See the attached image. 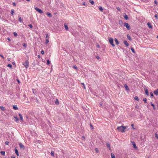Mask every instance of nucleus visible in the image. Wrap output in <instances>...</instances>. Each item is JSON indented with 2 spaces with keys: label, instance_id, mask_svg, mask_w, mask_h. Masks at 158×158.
I'll list each match as a JSON object with an SVG mask.
<instances>
[{
  "label": "nucleus",
  "instance_id": "obj_1",
  "mask_svg": "<svg viewBox=\"0 0 158 158\" xmlns=\"http://www.w3.org/2000/svg\"><path fill=\"white\" fill-rule=\"evenodd\" d=\"M125 127L121 126L120 127H117V129L119 131L122 132H124V130L126 129Z\"/></svg>",
  "mask_w": 158,
  "mask_h": 158
},
{
  "label": "nucleus",
  "instance_id": "obj_2",
  "mask_svg": "<svg viewBox=\"0 0 158 158\" xmlns=\"http://www.w3.org/2000/svg\"><path fill=\"white\" fill-rule=\"evenodd\" d=\"M29 62L28 61V60H26L23 63V64L25 67L26 69H27L29 67Z\"/></svg>",
  "mask_w": 158,
  "mask_h": 158
},
{
  "label": "nucleus",
  "instance_id": "obj_3",
  "mask_svg": "<svg viewBox=\"0 0 158 158\" xmlns=\"http://www.w3.org/2000/svg\"><path fill=\"white\" fill-rule=\"evenodd\" d=\"M110 44L113 47L115 46V45L114 44L113 39L112 38H108Z\"/></svg>",
  "mask_w": 158,
  "mask_h": 158
},
{
  "label": "nucleus",
  "instance_id": "obj_4",
  "mask_svg": "<svg viewBox=\"0 0 158 158\" xmlns=\"http://www.w3.org/2000/svg\"><path fill=\"white\" fill-rule=\"evenodd\" d=\"M124 26L126 27L127 30H130L131 29L130 26L127 23H125L124 24Z\"/></svg>",
  "mask_w": 158,
  "mask_h": 158
},
{
  "label": "nucleus",
  "instance_id": "obj_5",
  "mask_svg": "<svg viewBox=\"0 0 158 158\" xmlns=\"http://www.w3.org/2000/svg\"><path fill=\"white\" fill-rule=\"evenodd\" d=\"M35 9L36 11L39 12L40 14H42L43 13V11L41 10L37 7H35Z\"/></svg>",
  "mask_w": 158,
  "mask_h": 158
},
{
  "label": "nucleus",
  "instance_id": "obj_6",
  "mask_svg": "<svg viewBox=\"0 0 158 158\" xmlns=\"http://www.w3.org/2000/svg\"><path fill=\"white\" fill-rule=\"evenodd\" d=\"M19 145L20 148L23 149V150L25 149V147L22 144V143H19Z\"/></svg>",
  "mask_w": 158,
  "mask_h": 158
},
{
  "label": "nucleus",
  "instance_id": "obj_7",
  "mask_svg": "<svg viewBox=\"0 0 158 158\" xmlns=\"http://www.w3.org/2000/svg\"><path fill=\"white\" fill-rule=\"evenodd\" d=\"M106 144L107 146V147L110 150H111V148L110 147V146L109 142L108 141L106 142Z\"/></svg>",
  "mask_w": 158,
  "mask_h": 158
},
{
  "label": "nucleus",
  "instance_id": "obj_8",
  "mask_svg": "<svg viewBox=\"0 0 158 158\" xmlns=\"http://www.w3.org/2000/svg\"><path fill=\"white\" fill-rule=\"evenodd\" d=\"M123 15L126 20H127L128 19V16L126 14V13L123 14Z\"/></svg>",
  "mask_w": 158,
  "mask_h": 158
},
{
  "label": "nucleus",
  "instance_id": "obj_9",
  "mask_svg": "<svg viewBox=\"0 0 158 158\" xmlns=\"http://www.w3.org/2000/svg\"><path fill=\"white\" fill-rule=\"evenodd\" d=\"M131 143L133 145V147L134 148L136 149L137 148V147H136L135 143V142L133 141H131Z\"/></svg>",
  "mask_w": 158,
  "mask_h": 158
},
{
  "label": "nucleus",
  "instance_id": "obj_10",
  "mask_svg": "<svg viewBox=\"0 0 158 158\" xmlns=\"http://www.w3.org/2000/svg\"><path fill=\"white\" fill-rule=\"evenodd\" d=\"M145 89V94H146L148 96L149 95V93H148V90L147 89Z\"/></svg>",
  "mask_w": 158,
  "mask_h": 158
},
{
  "label": "nucleus",
  "instance_id": "obj_11",
  "mask_svg": "<svg viewBox=\"0 0 158 158\" xmlns=\"http://www.w3.org/2000/svg\"><path fill=\"white\" fill-rule=\"evenodd\" d=\"M15 152L16 155L17 156H19V154L18 153V150L17 149V148H16L15 149Z\"/></svg>",
  "mask_w": 158,
  "mask_h": 158
},
{
  "label": "nucleus",
  "instance_id": "obj_12",
  "mask_svg": "<svg viewBox=\"0 0 158 158\" xmlns=\"http://www.w3.org/2000/svg\"><path fill=\"white\" fill-rule=\"evenodd\" d=\"M123 43L127 47H128L129 46V44L127 41L124 40Z\"/></svg>",
  "mask_w": 158,
  "mask_h": 158
},
{
  "label": "nucleus",
  "instance_id": "obj_13",
  "mask_svg": "<svg viewBox=\"0 0 158 158\" xmlns=\"http://www.w3.org/2000/svg\"><path fill=\"white\" fill-rule=\"evenodd\" d=\"M147 25L150 28H152V26L151 24L150 23L148 22L147 23Z\"/></svg>",
  "mask_w": 158,
  "mask_h": 158
},
{
  "label": "nucleus",
  "instance_id": "obj_14",
  "mask_svg": "<svg viewBox=\"0 0 158 158\" xmlns=\"http://www.w3.org/2000/svg\"><path fill=\"white\" fill-rule=\"evenodd\" d=\"M19 116L20 119L22 122H23V118L21 114H19Z\"/></svg>",
  "mask_w": 158,
  "mask_h": 158
},
{
  "label": "nucleus",
  "instance_id": "obj_15",
  "mask_svg": "<svg viewBox=\"0 0 158 158\" xmlns=\"http://www.w3.org/2000/svg\"><path fill=\"white\" fill-rule=\"evenodd\" d=\"M46 15L47 16H49L50 17H52V15L49 12H47L46 13Z\"/></svg>",
  "mask_w": 158,
  "mask_h": 158
},
{
  "label": "nucleus",
  "instance_id": "obj_16",
  "mask_svg": "<svg viewBox=\"0 0 158 158\" xmlns=\"http://www.w3.org/2000/svg\"><path fill=\"white\" fill-rule=\"evenodd\" d=\"M124 86L126 90H129V87L127 84H125Z\"/></svg>",
  "mask_w": 158,
  "mask_h": 158
},
{
  "label": "nucleus",
  "instance_id": "obj_17",
  "mask_svg": "<svg viewBox=\"0 0 158 158\" xmlns=\"http://www.w3.org/2000/svg\"><path fill=\"white\" fill-rule=\"evenodd\" d=\"M64 27L66 30L68 31L69 30V28L67 25L66 24H64Z\"/></svg>",
  "mask_w": 158,
  "mask_h": 158
},
{
  "label": "nucleus",
  "instance_id": "obj_18",
  "mask_svg": "<svg viewBox=\"0 0 158 158\" xmlns=\"http://www.w3.org/2000/svg\"><path fill=\"white\" fill-rule=\"evenodd\" d=\"M127 39L130 40H131V38L129 34H127Z\"/></svg>",
  "mask_w": 158,
  "mask_h": 158
},
{
  "label": "nucleus",
  "instance_id": "obj_19",
  "mask_svg": "<svg viewBox=\"0 0 158 158\" xmlns=\"http://www.w3.org/2000/svg\"><path fill=\"white\" fill-rule=\"evenodd\" d=\"M13 108L15 110H17L18 109V108L17 107V106L13 105Z\"/></svg>",
  "mask_w": 158,
  "mask_h": 158
},
{
  "label": "nucleus",
  "instance_id": "obj_20",
  "mask_svg": "<svg viewBox=\"0 0 158 158\" xmlns=\"http://www.w3.org/2000/svg\"><path fill=\"white\" fill-rule=\"evenodd\" d=\"M154 94L155 95H158V89H157L156 90L154 91Z\"/></svg>",
  "mask_w": 158,
  "mask_h": 158
},
{
  "label": "nucleus",
  "instance_id": "obj_21",
  "mask_svg": "<svg viewBox=\"0 0 158 158\" xmlns=\"http://www.w3.org/2000/svg\"><path fill=\"white\" fill-rule=\"evenodd\" d=\"M14 118L15 119V121L16 122H17L19 121V119L16 116H14Z\"/></svg>",
  "mask_w": 158,
  "mask_h": 158
},
{
  "label": "nucleus",
  "instance_id": "obj_22",
  "mask_svg": "<svg viewBox=\"0 0 158 158\" xmlns=\"http://www.w3.org/2000/svg\"><path fill=\"white\" fill-rule=\"evenodd\" d=\"M118 23L120 25H122L123 23L122 20H119L118 22Z\"/></svg>",
  "mask_w": 158,
  "mask_h": 158
},
{
  "label": "nucleus",
  "instance_id": "obj_23",
  "mask_svg": "<svg viewBox=\"0 0 158 158\" xmlns=\"http://www.w3.org/2000/svg\"><path fill=\"white\" fill-rule=\"evenodd\" d=\"M89 2L91 3L92 5H94V1H93L92 0H89Z\"/></svg>",
  "mask_w": 158,
  "mask_h": 158
},
{
  "label": "nucleus",
  "instance_id": "obj_24",
  "mask_svg": "<svg viewBox=\"0 0 158 158\" xmlns=\"http://www.w3.org/2000/svg\"><path fill=\"white\" fill-rule=\"evenodd\" d=\"M0 108L3 111H4L5 110V108L2 106H0Z\"/></svg>",
  "mask_w": 158,
  "mask_h": 158
},
{
  "label": "nucleus",
  "instance_id": "obj_25",
  "mask_svg": "<svg viewBox=\"0 0 158 158\" xmlns=\"http://www.w3.org/2000/svg\"><path fill=\"white\" fill-rule=\"evenodd\" d=\"M114 41L118 45L119 44V42H118V41L117 39L115 38L114 39Z\"/></svg>",
  "mask_w": 158,
  "mask_h": 158
},
{
  "label": "nucleus",
  "instance_id": "obj_26",
  "mask_svg": "<svg viewBox=\"0 0 158 158\" xmlns=\"http://www.w3.org/2000/svg\"><path fill=\"white\" fill-rule=\"evenodd\" d=\"M151 105L152 106L153 109L155 110L156 108L155 106V105L154 104H153L151 102Z\"/></svg>",
  "mask_w": 158,
  "mask_h": 158
},
{
  "label": "nucleus",
  "instance_id": "obj_27",
  "mask_svg": "<svg viewBox=\"0 0 158 158\" xmlns=\"http://www.w3.org/2000/svg\"><path fill=\"white\" fill-rule=\"evenodd\" d=\"M0 153L2 155H4L5 154V152L4 151H1Z\"/></svg>",
  "mask_w": 158,
  "mask_h": 158
},
{
  "label": "nucleus",
  "instance_id": "obj_28",
  "mask_svg": "<svg viewBox=\"0 0 158 158\" xmlns=\"http://www.w3.org/2000/svg\"><path fill=\"white\" fill-rule=\"evenodd\" d=\"M49 40L48 39H45V44H48L49 42Z\"/></svg>",
  "mask_w": 158,
  "mask_h": 158
},
{
  "label": "nucleus",
  "instance_id": "obj_29",
  "mask_svg": "<svg viewBox=\"0 0 158 158\" xmlns=\"http://www.w3.org/2000/svg\"><path fill=\"white\" fill-rule=\"evenodd\" d=\"M20 22H22V18H21V17H20V16H19V20H18Z\"/></svg>",
  "mask_w": 158,
  "mask_h": 158
},
{
  "label": "nucleus",
  "instance_id": "obj_30",
  "mask_svg": "<svg viewBox=\"0 0 158 158\" xmlns=\"http://www.w3.org/2000/svg\"><path fill=\"white\" fill-rule=\"evenodd\" d=\"M134 99L135 100H137V101H139V99L138 97L137 96H135L134 97Z\"/></svg>",
  "mask_w": 158,
  "mask_h": 158
},
{
  "label": "nucleus",
  "instance_id": "obj_31",
  "mask_svg": "<svg viewBox=\"0 0 158 158\" xmlns=\"http://www.w3.org/2000/svg\"><path fill=\"white\" fill-rule=\"evenodd\" d=\"M35 100V98L34 97H31L30 100L31 101L33 100Z\"/></svg>",
  "mask_w": 158,
  "mask_h": 158
},
{
  "label": "nucleus",
  "instance_id": "obj_32",
  "mask_svg": "<svg viewBox=\"0 0 158 158\" xmlns=\"http://www.w3.org/2000/svg\"><path fill=\"white\" fill-rule=\"evenodd\" d=\"M111 156L112 158H115V156L113 153H111Z\"/></svg>",
  "mask_w": 158,
  "mask_h": 158
},
{
  "label": "nucleus",
  "instance_id": "obj_33",
  "mask_svg": "<svg viewBox=\"0 0 158 158\" xmlns=\"http://www.w3.org/2000/svg\"><path fill=\"white\" fill-rule=\"evenodd\" d=\"M99 10L101 11H102L103 9L102 6H100L99 7Z\"/></svg>",
  "mask_w": 158,
  "mask_h": 158
},
{
  "label": "nucleus",
  "instance_id": "obj_34",
  "mask_svg": "<svg viewBox=\"0 0 158 158\" xmlns=\"http://www.w3.org/2000/svg\"><path fill=\"white\" fill-rule=\"evenodd\" d=\"M7 67H9V68H11V69H12V65H11V64H8L7 65Z\"/></svg>",
  "mask_w": 158,
  "mask_h": 158
},
{
  "label": "nucleus",
  "instance_id": "obj_35",
  "mask_svg": "<svg viewBox=\"0 0 158 158\" xmlns=\"http://www.w3.org/2000/svg\"><path fill=\"white\" fill-rule=\"evenodd\" d=\"M51 155L52 156H54V152L52 151L51 152Z\"/></svg>",
  "mask_w": 158,
  "mask_h": 158
},
{
  "label": "nucleus",
  "instance_id": "obj_36",
  "mask_svg": "<svg viewBox=\"0 0 158 158\" xmlns=\"http://www.w3.org/2000/svg\"><path fill=\"white\" fill-rule=\"evenodd\" d=\"M131 51H132V52L133 53H135V50L133 48H131Z\"/></svg>",
  "mask_w": 158,
  "mask_h": 158
},
{
  "label": "nucleus",
  "instance_id": "obj_37",
  "mask_svg": "<svg viewBox=\"0 0 158 158\" xmlns=\"http://www.w3.org/2000/svg\"><path fill=\"white\" fill-rule=\"evenodd\" d=\"M50 64V61L49 60H48L47 61V64L48 65H49Z\"/></svg>",
  "mask_w": 158,
  "mask_h": 158
},
{
  "label": "nucleus",
  "instance_id": "obj_38",
  "mask_svg": "<svg viewBox=\"0 0 158 158\" xmlns=\"http://www.w3.org/2000/svg\"><path fill=\"white\" fill-rule=\"evenodd\" d=\"M55 102L56 104H59V101L58 100V99H56V101Z\"/></svg>",
  "mask_w": 158,
  "mask_h": 158
},
{
  "label": "nucleus",
  "instance_id": "obj_39",
  "mask_svg": "<svg viewBox=\"0 0 158 158\" xmlns=\"http://www.w3.org/2000/svg\"><path fill=\"white\" fill-rule=\"evenodd\" d=\"M155 135L156 138L157 139H158V134H157V133H156L155 134Z\"/></svg>",
  "mask_w": 158,
  "mask_h": 158
},
{
  "label": "nucleus",
  "instance_id": "obj_40",
  "mask_svg": "<svg viewBox=\"0 0 158 158\" xmlns=\"http://www.w3.org/2000/svg\"><path fill=\"white\" fill-rule=\"evenodd\" d=\"M13 34L14 36L15 37H16L17 36V34L16 32H14Z\"/></svg>",
  "mask_w": 158,
  "mask_h": 158
},
{
  "label": "nucleus",
  "instance_id": "obj_41",
  "mask_svg": "<svg viewBox=\"0 0 158 158\" xmlns=\"http://www.w3.org/2000/svg\"><path fill=\"white\" fill-rule=\"evenodd\" d=\"M154 17L156 19H158V15L157 14H155L154 15Z\"/></svg>",
  "mask_w": 158,
  "mask_h": 158
},
{
  "label": "nucleus",
  "instance_id": "obj_42",
  "mask_svg": "<svg viewBox=\"0 0 158 158\" xmlns=\"http://www.w3.org/2000/svg\"><path fill=\"white\" fill-rule=\"evenodd\" d=\"M14 12V9H12L11 10V15H13Z\"/></svg>",
  "mask_w": 158,
  "mask_h": 158
},
{
  "label": "nucleus",
  "instance_id": "obj_43",
  "mask_svg": "<svg viewBox=\"0 0 158 158\" xmlns=\"http://www.w3.org/2000/svg\"><path fill=\"white\" fill-rule=\"evenodd\" d=\"M73 67L76 69H77V67L76 66V65H74L73 66Z\"/></svg>",
  "mask_w": 158,
  "mask_h": 158
},
{
  "label": "nucleus",
  "instance_id": "obj_44",
  "mask_svg": "<svg viewBox=\"0 0 158 158\" xmlns=\"http://www.w3.org/2000/svg\"><path fill=\"white\" fill-rule=\"evenodd\" d=\"M95 150L96 152V153H98L99 151H98V148H95Z\"/></svg>",
  "mask_w": 158,
  "mask_h": 158
},
{
  "label": "nucleus",
  "instance_id": "obj_45",
  "mask_svg": "<svg viewBox=\"0 0 158 158\" xmlns=\"http://www.w3.org/2000/svg\"><path fill=\"white\" fill-rule=\"evenodd\" d=\"M150 95L151 97H154V95L153 93L152 92L150 93Z\"/></svg>",
  "mask_w": 158,
  "mask_h": 158
},
{
  "label": "nucleus",
  "instance_id": "obj_46",
  "mask_svg": "<svg viewBox=\"0 0 158 158\" xmlns=\"http://www.w3.org/2000/svg\"><path fill=\"white\" fill-rule=\"evenodd\" d=\"M143 101H144L145 103H147V99L146 98H145L143 99Z\"/></svg>",
  "mask_w": 158,
  "mask_h": 158
},
{
  "label": "nucleus",
  "instance_id": "obj_47",
  "mask_svg": "<svg viewBox=\"0 0 158 158\" xmlns=\"http://www.w3.org/2000/svg\"><path fill=\"white\" fill-rule=\"evenodd\" d=\"M41 53L42 54H44V50H42L41 51Z\"/></svg>",
  "mask_w": 158,
  "mask_h": 158
},
{
  "label": "nucleus",
  "instance_id": "obj_48",
  "mask_svg": "<svg viewBox=\"0 0 158 158\" xmlns=\"http://www.w3.org/2000/svg\"><path fill=\"white\" fill-rule=\"evenodd\" d=\"M28 26L30 27L31 28H32L33 27V26L31 24H29L28 25Z\"/></svg>",
  "mask_w": 158,
  "mask_h": 158
},
{
  "label": "nucleus",
  "instance_id": "obj_49",
  "mask_svg": "<svg viewBox=\"0 0 158 158\" xmlns=\"http://www.w3.org/2000/svg\"><path fill=\"white\" fill-rule=\"evenodd\" d=\"M9 143V142H8L7 141H6L5 142V144L6 145H8Z\"/></svg>",
  "mask_w": 158,
  "mask_h": 158
},
{
  "label": "nucleus",
  "instance_id": "obj_50",
  "mask_svg": "<svg viewBox=\"0 0 158 158\" xmlns=\"http://www.w3.org/2000/svg\"><path fill=\"white\" fill-rule=\"evenodd\" d=\"M90 126L91 129H94V127H93V126H92V124L91 123L90 124Z\"/></svg>",
  "mask_w": 158,
  "mask_h": 158
},
{
  "label": "nucleus",
  "instance_id": "obj_51",
  "mask_svg": "<svg viewBox=\"0 0 158 158\" xmlns=\"http://www.w3.org/2000/svg\"><path fill=\"white\" fill-rule=\"evenodd\" d=\"M23 46L26 47L27 46V45L26 44L24 43L23 44Z\"/></svg>",
  "mask_w": 158,
  "mask_h": 158
},
{
  "label": "nucleus",
  "instance_id": "obj_52",
  "mask_svg": "<svg viewBox=\"0 0 158 158\" xmlns=\"http://www.w3.org/2000/svg\"><path fill=\"white\" fill-rule=\"evenodd\" d=\"M134 125L133 124H131V126L132 127L133 129H135V128L134 127Z\"/></svg>",
  "mask_w": 158,
  "mask_h": 158
},
{
  "label": "nucleus",
  "instance_id": "obj_53",
  "mask_svg": "<svg viewBox=\"0 0 158 158\" xmlns=\"http://www.w3.org/2000/svg\"><path fill=\"white\" fill-rule=\"evenodd\" d=\"M154 2L155 4L156 5H157L158 4L156 0H155L154 1Z\"/></svg>",
  "mask_w": 158,
  "mask_h": 158
},
{
  "label": "nucleus",
  "instance_id": "obj_54",
  "mask_svg": "<svg viewBox=\"0 0 158 158\" xmlns=\"http://www.w3.org/2000/svg\"><path fill=\"white\" fill-rule=\"evenodd\" d=\"M12 4H13V5L14 6H16V4H15V2H13L12 3Z\"/></svg>",
  "mask_w": 158,
  "mask_h": 158
},
{
  "label": "nucleus",
  "instance_id": "obj_55",
  "mask_svg": "<svg viewBox=\"0 0 158 158\" xmlns=\"http://www.w3.org/2000/svg\"><path fill=\"white\" fill-rule=\"evenodd\" d=\"M0 56H1L3 59H4V57L2 55L0 54Z\"/></svg>",
  "mask_w": 158,
  "mask_h": 158
},
{
  "label": "nucleus",
  "instance_id": "obj_56",
  "mask_svg": "<svg viewBox=\"0 0 158 158\" xmlns=\"http://www.w3.org/2000/svg\"><path fill=\"white\" fill-rule=\"evenodd\" d=\"M99 106L100 107H102V103H100L99 104Z\"/></svg>",
  "mask_w": 158,
  "mask_h": 158
},
{
  "label": "nucleus",
  "instance_id": "obj_57",
  "mask_svg": "<svg viewBox=\"0 0 158 158\" xmlns=\"http://www.w3.org/2000/svg\"><path fill=\"white\" fill-rule=\"evenodd\" d=\"M96 58L98 60L99 59V57L98 56H96Z\"/></svg>",
  "mask_w": 158,
  "mask_h": 158
},
{
  "label": "nucleus",
  "instance_id": "obj_58",
  "mask_svg": "<svg viewBox=\"0 0 158 158\" xmlns=\"http://www.w3.org/2000/svg\"><path fill=\"white\" fill-rule=\"evenodd\" d=\"M11 158H15V157L14 156H11Z\"/></svg>",
  "mask_w": 158,
  "mask_h": 158
},
{
  "label": "nucleus",
  "instance_id": "obj_59",
  "mask_svg": "<svg viewBox=\"0 0 158 158\" xmlns=\"http://www.w3.org/2000/svg\"><path fill=\"white\" fill-rule=\"evenodd\" d=\"M7 40L9 41H11V40H10V38H7Z\"/></svg>",
  "mask_w": 158,
  "mask_h": 158
},
{
  "label": "nucleus",
  "instance_id": "obj_60",
  "mask_svg": "<svg viewBox=\"0 0 158 158\" xmlns=\"http://www.w3.org/2000/svg\"><path fill=\"white\" fill-rule=\"evenodd\" d=\"M116 9L117 10H120V9L119 8V7L117 8Z\"/></svg>",
  "mask_w": 158,
  "mask_h": 158
},
{
  "label": "nucleus",
  "instance_id": "obj_61",
  "mask_svg": "<svg viewBox=\"0 0 158 158\" xmlns=\"http://www.w3.org/2000/svg\"><path fill=\"white\" fill-rule=\"evenodd\" d=\"M45 35H46V38H47L48 37V34H45Z\"/></svg>",
  "mask_w": 158,
  "mask_h": 158
},
{
  "label": "nucleus",
  "instance_id": "obj_62",
  "mask_svg": "<svg viewBox=\"0 0 158 158\" xmlns=\"http://www.w3.org/2000/svg\"><path fill=\"white\" fill-rule=\"evenodd\" d=\"M23 96L24 98L26 97V95L25 94L23 95Z\"/></svg>",
  "mask_w": 158,
  "mask_h": 158
},
{
  "label": "nucleus",
  "instance_id": "obj_63",
  "mask_svg": "<svg viewBox=\"0 0 158 158\" xmlns=\"http://www.w3.org/2000/svg\"><path fill=\"white\" fill-rule=\"evenodd\" d=\"M97 47L98 48H100V46L98 44H97Z\"/></svg>",
  "mask_w": 158,
  "mask_h": 158
},
{
  "label": "nucleus",
  "instance_id": "obj_64",
  "mask_svg": "<svg viewBox=\"0 0 158 158\" xmlns=\"http://www.w3.org/2000/svg\"><path fill=\"white\" fill-rule=\"evenodd\" d=\"M82 4L85 5V2H84L82 3Z\"/></svg>",
  "mask_w": 158,
  "mask_h": 158
}]
</instances>
